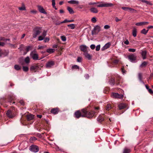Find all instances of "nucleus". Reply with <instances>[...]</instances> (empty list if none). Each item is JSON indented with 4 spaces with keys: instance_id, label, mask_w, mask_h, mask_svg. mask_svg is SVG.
<instances>
[{
    "instance_id": "1",
    "label": "nucleus",
    "mask_w": 153,
    "mask_h": 153,
    "mask_svg": "<svg viewBox=\"0 0 153 153\" xmlns=\"http://www.w3.org/2000/svg\"><path fill=\"white\" fill-rule=\"evenodd\" d=\"M95 112L93 111H87L85 109H83L80 112L79 111H76L74 113V117L77 118L80 117H87L88 118H91L94 115Z\"/></svg>"
},
{
    "instance_id": "2",
    "label": "nucleus",
    "mask_w": 153,
    "mask_h": 153,
    "mask_svg": "<svg viewBox=\"0 0 153 153\" xmlns=\"http://www.w3.org/2000/svg\"><path fill=\"white\" fill-rule=\"evenodd\" d=\"M42 27H36L34 28L33 30V37L35 38L37 35L39 34L42 32Z\"/></svg>"
},
{
    "instance_id": "3",
    "label": "nucleus",
    "mask_w": 153,
    "mask_h": 153,
    "mask_svg": "<svg viewBox=\"0 0 153 153\" xmlns=\"http://www.w3.org/2000/svg\"><path fill=\"white\" fill-rule=\"evenodd\" d=\"M114 6V4L111 3H100V4L97 5V6L98 7H111Z\"/></svg>"
},
{
    "instance_id": "4",
    "label": "nucleus",
    "mask_w": 153,
    "mask_h": 153,
    "mask_svg": "<svg viewBox=\"0 0 153 153\" xmlns=\"http://www.w3.org/2000/svg\"><path fill=\"white\" fill-rule=\"evenodd\" d=\"M30 56L35 60L39 59L38 55L35 50L31 51L30 54Z\"/></svg>"
},
{
    "instance_id": "5",
    "label": "nucleus",
    "mask_w": 153,
    "mask_h": 153,
    "mask_svg": "<svg viewBox=\"0 0 153 153\" xmlns=\"http://www.w3.org/2000/svg\"><path fill=\"white\" fill-rule=\"evenodd\" d=\"M128 59L132 62H135L137 58V56L134 54L130 55L128 56Z\"/></svg>"
},
{
    "instance_id": "6",
    "label": "nucleus",
    "mask_w": 153,
    "mask_h": 153,
    "mask_svg": "<svg viewBox=\"0 0 153 153\" xmlns=\"http://www.w3.org/2000/svg\"><path fill=\"white\" fill-rule=\"evenodd\" d=\"M29 149L31 152L36 153L39 151V148L37 146L32 145L30 146Z\"/></svg>"
},
{
    "instance_id": "7",
    "label": "nucleus",
    "mask_w": 153,
    "mask_h": 153,
    "mask_svg": "<svg viewBox=\"0 0 153 153\" xmlns=\"http://www.w3.org/2000/svg\"><path fill=\"white\" fill-rule=\"evenodd\" d=\"M100 30V27L98 25H96L94 27L93 30L92 31V35L96 34L98 33Z\"/></svg>"
},
{
    "instance_id": "8",
    "label": "nucleus",
    "mask_w": 153,
    "mask_h": 153,
    "mask_svg": "<svg viewBox=\"0 0 153 153\" xmlns=\"http://www.w3.org/2000/svg\"><path fill=\"white\" fill-rule=\"evenodd\" d=\"M111 96L113 98L122 99L123 96V94H119L117 93H112Z\"/></svg>"
},
{
    "instance_id": "9",
    "label": "nucleus",
    "mask_w": 153,
    "mask_h": 153,
    "mask_svg": "<svg viewBox=\"0 0 153 153\" xmlns=\"http://www.w3.org/2000/svg\"><path fill=\"white\" fill-rule=\"evenodd\" d=\"M122 9L125 11L128 10L131 13H136L137 12V11L136 10L130 7H122Z\"/></svg>"
},
{
    "instance_id": "10",
    "label": "nucleus",
    "mask_w": 153,
    "mask_h": 153,
    "mask_svg": "<svg viewBox=\"0 0 153 153\" xmlns=\"http://www.w3.org/2000/svg\"><path fill=\"white\" fill-rule=\"evenodd\" d=\"M55 64L54 61H51L48 62L46 64V67L48 68H51Z\"/></svg>"
},
{
    "instance_id": "11",
    "label": "nucleus",
    "mask_w": 153,
    "mask_h": 153,
    "mask_svg": "<svg viewBox=\"0 0 153 153\" xmlns=\"http://www.w3.org/2000/svg\"><path fill=\"white\" fill-rule=\"evenodd\" d=\"M7 117L10 118H12L14 117V114L13 112L10 110H8L6 113Z\"/></svg>"
},
{
    "instance_id": "12",
    "label": "nucleus",
    "mask_w": 153,
    "mask_h": 153,
    "mask_svg": "<svg viewBox=\"0 0 153 153\" xmlns=\"http://www.w3.org/2000/svg\"><path fill=\"white\" fill-rule=\"evenodd\" d=\"M37 7L40 13L45 14H47V12L42 6L40 5H38L37 6Z\"/></svg>"
},
{
    "instance_id": "13",
    "label": "nucleus",
    "mask_w": 153,
    "mask_h": 153,
    "mask_svg": "<svg viewBox=\"0 0 153 153\" xmlns=\"http://www.w3.org/2000/svg\"><path fill=\"white\" fill-rule=\"evenodd\" d=\"M149 23L148 22H140L136 23L135 25L137 26H142L147 25Z\"/></svg>"
},
{
    "instance_id": "14",
    "label": "nucleus",
    "mask_w": 153,
    "mask_h": 153,
    "mask_svg": "<svg viewBox=\"0 0 153 153\" xmlns=\"http://www.w3.org/2000/svg\"><path fill=\"white\" fill-rule=\"evenodd\" d=\"M111 45V44L110 42H108L106 44L101 48L102 51H104L107 48H109Z\"/></svg>"
},
{
    "instance_id": "15",
    "label": "nucleus",
    "mask_w": 153,
    "mask_h": 153,
    "mask_svg": "<svg viewBox=\"0 0 153 153\" xmlns=\"http://www.w3.org/2000/svg\"><path fill=\"white\" fill-rule=\"evenodd\" d=\"M81 50L84 53L86 52L87 51V47L85 45H81L80 47Z\"/></svg>"
},
{
    "instance_id": "16",
    "label": "nucleus",
    "mask_w": 153,
    "mask_h": 153,
    "mask_svg": "<svg viewBox=\"0 0 153 153\" xmlns=\"http://www.w3.org/2000/svg\"><path fill=\"white\" fill-rule=\"evenodd\" d=\"M118 107L120 110H121L125 108L126 107V105L124 103H121L118 105Z\"/></svg>"
},
{
    "instance_id": "17",
    "label": "nucleus",
    "mask_w": 153,
    "mask_h": 153,
    "mask_svg": "<svg viewBox=\"0 0 153 153\" xmlns=\"http://www.w3.org/2000/svg\"><path fill=\"white\" fill-rule=\"evenodd\" d=\"M68 3L72 4H76L77 5L79 4V2L78 1L74 0H72L68 1Z\"/></svg>"
},
{
    "instance_id": "18",
    "label": "nucleus",
    "mask_w": 153,
    "mask_h": 153,
    "mask_svg": "<svg viewBox=\"0 0 153 153\" xmlns=\"http://www.w3.org/2000/svg\"><path fill=\"white\" fill-rule=\"evenodd\" d=\"M39 67L38 65H32L30 68L31 71H36L38 69Z\"/></svg>"
},
{
    "instance_id": "19",
    "label": "nucleus",
    "mask_w": 153,
    "mask_h": 153,
    "mask_svg": "<svg viewBox=\"0 0 153 153\" xmlns=\"http://www.w3.org/2000/svg\"><path fill=\"white\" fill-rule=\"evenodd\" d=\"M147 53V52L146 51H143L141 53V54L142 55V56L143 57V59H145L146 58V55Z\"/></svg>"
},
{
    "instance_id": "20",
    "label": "nucleus",
    "mask_w": 153,
    "mask_h": 153,
    "mask_svg": "<svg viewBox=\"0 0 153 153\" xmlns=\"http://www.w3.org/2000/svg\"><path fill=\"white\" fill-rule=\"evenodd\" d=\"M58 112L57 108H53L51 110V112L54 114H57Z\"/></svg>"
},
{
    "instance_id": "21",
    "label": "nucleus",
    "mask_w": 153,
    "mask_h": 153,
    "mask_svg": "<svg viewBox=\"0 0 153 153\" xmlns=\"http://www.w3.org/2000/svg\"><path fill=\"white\" fill-rule=\"evenodd\" d=\"M132 34L133 36L134 37H135L137 36V30L135 28H134L132 30Z\"/></svg>"
},
{
    "instance_id": "22",
    "label": "nucleus",
    "mask_w": 153,
    "mask_h": 153,
    "mask_svg": "<svg viewBox=\"0 0 153 153\" xmlns=\"http://www.w3.org/2000/svg\"><path fill=\"white\" fill-rule=\"evenodd\" d=\"M90 10L91 12L94 13H97L98 12V10L95 7H92L91 8Z\"/></svg>"
},
{
    "instance_id": "23",
    "label": "nucleus",
    "mask_w": 153,
    "mask_h": 153,
    "mask_svg": "<svg viewBox=\"0 0 153 153\" xmlns=\"http://www.w3.org/2000/svg\"><path fill=\"white\" fill-rule=\"evenodd\" d=\"M34 116L32 114H30L27 116V118L28 120H33L34 118Z\"/></svg>"
},
{
    "instance_id": "24",
    "label": "nucleus",
    "mask_w": 153,
    "mask_h": 153,
    "mask_svg": "<svg viewBox=\"0 0 153 153\" xmlns=\"http://www.w3.org/2000/svg\"><path fill=\"white\" fill-rule=\"evenodd\" d=\"M84 55L85 57L87 58L88 59L90 60L91 59V55L86 52L84 53Z\"/></svg>"
},
{
    "instance_id": "25",
    "label": "nucleus",
    "mask_w": 153,
    "mask_h": 153,
    "mask_svg": "<svg viewBox=\"0 0 153 153\" xmlns=\"http://www.w3.org/2000/svg\"><path fill=\"white\" fill-rule=\"evenodd\" d=\"M104 120V119L103 117H102L101 115H100L97 118V120L98 122H100Z\"/></svg>"
},
{
    "instance_id": "26",
    "label": "nucleus",
    "mask_w": 153,
    "mask_h": 153,
    "mask_svg": "<svg viewBox=\"0 0 153 153\" xmlns=\"http://www.w3.org/2000/svg\"><path fill=\"white\" fill-rule=\"evenodd\" d=\"M131 150L127 148H125L123 150V153H129Z\"/></svg>"
},
{
    "instance_id": "27",
    "label": "nucleus",
    "mask_w": 153,
    "mask_h": 153,
    "mask_svg": "<svg viewBox=\"0 0 153 153\" xmlns=\"http://www.w3.org/2000/svg\"><path fill=\"white\" fill-rule=\"evenodd\" d=\"M25 62L27 64H28L30 62V58L28 56L26 57L24 59Z\"/></svg>"
},
{
    "instance_id": "28",
    "label": "nucleus",
    "mask_w": 153,
    "mask_h": 153,
    "mask_svg": "<svg viewBox=\"0 0 153 153\" xmlns=\"http://www.w3.org/2000/svg\"><path fill=\"white\" fill-rule=\"evenodd\" d=\"M67 26L72 29H74L75 27V25L74 24L68 25Z\"/></svg>"
},
{
    "instance_id": "29",
    "label": "nucleus",
    "mask_w": 153,
    "mask_h": 153,
    "mask_svg": "<svg viewBox=\"0 0 153 153\" xmlns=\"http://www.w3.org/2000/svg\"><path fill=\"white\" fill-rule=\"evenodd\" d=\"M67 10L70 13L72 14L74 13V11L73 9L71 7H67Z\"/></svg>"
},
{
    "instance_id": "30",
    "label": "nucleus",
    "mask_w": 153,
    "mask_h": 153,
    "mask_svg": "<svg viewBox=\"0 0 153 153\" xmlns=\"http://www.w3.org/2000/svg\"><path fill=\"white\" fill-rule=\"evenodd\" d=\"M148 29L147 30H146L144 28L141 30V33L144 35H146L148 33Z\"/></svg>"
},
{
    "instance_id": "31",
    "label": "nucleus",
    "mask_w": 153,
    "mask_h": 153,
    "mask_svg": "<svg viewBox=\"0 0 153 153\" xmlns=\"http://www.w3.org/2000/svg\"><path fill=\"white\" fill-rule=\"evenodd\" d=\"M19 9L20 10H26V7L24 4H22V6L21 7H19Z\"/></svg>"
},
{
    "instance_id": "32",
    "label": "nucleus",
    "mask_w": 153,
    "mask_h": 153,
    "mask_svg": "<svg viewBox=\"0 0 153 153\" xmlns=\"http://www.w3.org/2000/svg\"><path fill=\"white\" fill-rule=\"evenodd\" d=\"M138 78L139 81H141L142 79L143 74L141 73H139L138 74Z\"/></svg>"
},
{
    "instance_id": "33",
    "label": "nucleus",
    "mask_w": 153,
    "mask_h": 153,
    "mask_svg": "<svg viewBox=\"0 0 153 153\" xmlns=\"http://www.w3.org/2000/svg\"><path fill=\"white\" fill-rule=\"evenodd\" d=\"M109 83L111 85H113L114 84V80L113 79H111L109 81Z\"/></svg>"
},
{
    "instance_id": "34",
    "label": "nucleus",
    "mask_w": 153,
    "mask_h": 153,
    "mask_svg": "<svg viewBox=\"0 0 153 153\" xmlns=\"http://www.w3.org/2000/svg\"><path fill=\"white\" fill-rule=\"evenodd\" d=\"M55 49H48L47 50V52L49 53H52L54 52Z\"/></svg>"
},
{
    "instance_id": "35",
    "label": "nucleus",
    "mask_w": 153,
    "mask_h": 153,
    "mask_svg": "<svg viewBox=\"0 0 153 153\" xmlns=\"http://www.w3.org/2000/svg\"><path fill=\"white\" fill-rule=\"evenodd\" d=\"M23 70L24 71L27 72L28 71L29 68L27 66H23L22 67Z\"/></svg>"
},
{
    "instance_id": "36",
    "label": "nucleus",
    "mask_w": 153,
    "mask_h": 153,
    "mask_svg": "<svg viewBox=\"0 0 153 153\" xmlns=\"http://www.w3.org/2000/svg\"><path fill=\"white\" fill-rule=\"evenodd\" d=\"M15 69L17 70H19L21 69V67L19 65H14Z\"/></svg>"
},
{
    "instance_id": "37",
    "label": "nucleus",
    "mask_w": 153,
    "mask_h": 153,
    "mask_svg": "<svg viewBox=\"0 0 153 153\" xmlns=\"http://www.w3.org/2000/svg\"><path fill=\"white\" fill-rule=\"evenodd\" d=\"M111 108V107L110 105L109 104H108L106 107V110L107 111H108Z\"/></svg>"
},
{
    "instance_id": "38",
    "label": "nucleus",
    "mask_w": 153,
    "mask_h": 153,
    "mask_svg": "<svg viewBox=\"0 0 153 153\" xmlns=\"http://www.w3.org/2000/svg\"><path fill=\"white\" fill-rule=\"evenodd\" d=\"M31 48V46H28L26 47V51H27V52H28L29 51H30Z\"/></svg>"
},
{
    "instance_id": "39",
    "label": "nucleus",
    "mask_w": 153,
    "mask_h": 153,
    "mask_svg": "<svg viewBox=\"0 0 153 153\" xmlns=\"http://www.w3.org/2000/svg\"><path fill=\"white\" fill-rule=\"evenodd\" d=\"M147 64V62H143L140 65V67H143L145 66Z\"/></svg>"
},
{
    "instance_id": "40",
    "label": "nucleus",
    "mask_w": 153,
    "mask_h": 153,
    "mask_svg": "<svg viewBox=\"0 0 153 153\" xmlns=\"http://www.w3.org/2000/svg\"><path fill=\"white\" fill-rule=\"evenodd\" d=\"M61 40L64 42L66 41V37L65 36H62L61 37Z\"/></svg>"
},
{
    "instance_id": "41",
    "label": "nucleus",
    "mask_w": 153,
    "mask_h": 153,
    "mask_svg": "<svg viewBox=\"0 0 153 153\" xmlns=\"http://www.w3.org/2000/svg\"><path fill=\"white\" fill-rule=\"evenodd\" d=\"M91 22L93 23H95L97 21V20L96 17H93L91 19Z\"/></svg>"
},
{
    "instance_id": "42",
    "label": "nucleus",
    "mask_w": 153,
    "mask_h": 153,
    "mask_svg": "<svg viewBox=\"0 0 153 153\" xmlns=\"http://www.w3.org/2000/svg\"><path fill=\"white\" fill-rule=\"evenodd\" d=\"M44 38L45 37H43L42 36H40L38 37V40L39 41H42L44 39Z\"/></svg>"
},
{
    "instance_id": "43",
    "label": "nucleus",
    "mask_w": 153,
    "mask_h": 153,
    "mask_svg": "<svg viewBox=\"0 0 153 153\" xmlns=\"http://www.w3.org/2000/svg\"><path fill=\"white\" fill-rule=\"evenodd\" d=\"M47 32L45 30H44L42 34V36L45 37L46 35Z\"/></svg>"
},
{
    "instance_id": "44",
    "label": "nucleus",
    "mask_w": 153,
    "mask_h": 153,
    "mask_svg": "<svg viewBox=\"0 0 153 153\" xmlns=\"http://www.w3.org/2000/svg\"><path fill=\"white\" fill-rule=\"evenodd\" d=\"M136 49L133 48H129L128 49V51L130 52H134L135 51Z\"/></svg>"
},
{
    "instance_id": "45",
    "label": "nucleus",
    "mask_w": 153,
    "mask_h": 153,
    "mask_svg": "<svg viewBox=\"0 0 153 153\" xmlns=\"http://www.w3.org/2000/svg\"><path fill=\"white\" fill-rule=\"evenodd\" d=\"M100 45H98L96 47V51H99L100 49Z\"/></svg>"
},
{
    "instance_id": "46",
    "label": "nucleus",
    "mask_w": 153,
    "mask_h": 153,
    "mask_svg": "<svg viewBox=\"0 0 153 153\" xmlns=\"http://www.w3.org/2000/svg\"><path fill=\"white\" fill-rule=\"evenodd\" d=\"M110 26L108 25H106L104 26V28L105 29H107L110 28Z\"/></svg>"
},
{
    "instance_id": "47",
    "label": "nucleus",
    "mask_w": 153,
    "mask_h": 153,
    "mask_svg": "<svg viewBox=\"0 0 153 153\" xmlns=\"http://www.w3.org/2000/svg\"><path fill=\"white\" fill-rule=\"evenodd\" d=\"M37 12V11L36 10H33L30 11V13H32L36 14Z\"/></svg>"
},
{
    "instance_id": "48",
    "label": "nucleus",
    "mask_w": 153,
    "mask_h": 153,
    "mask_svg": "<svg viewBox=\"0 0 153 153\" xmlns=\"http://www.w3.org/2000/svg\"><path fill=\"white\" fill-rule=\"evenodd\" d=\"M82 58L81 57H78L77 59V61L78 62H81L82 61Z\"/></svg>"
},
{
    "instance_id": "49",
    "label": "nucleus",
    "mask_w": 153,
    "mask_h": 153,
    "mask_svg": "<svg viewBox=\"0 0 153 153\" xmlns=\"http://www.w3.org/2000/svg\"><path fill=\"white\" fill-rule=\"evenodd\" d=\"M79 67L77 65H74L73 66H72V69H79Z\"/></svg>"
},
{
    "instance_id": "50",
    "label": "nucleus",
    "mask_w": 153,
    "mask_h": 153,
    "mask_svg": "<svg viewBox=\"0 0 153 153\" xmlns=\"http://www.w3.org/2000/svg\"><path fill=\"white\" fill-rule=\"evenodd\" d=\"M52 5L53 7H55V0H52Z\"/></svg>"
},
{
    "instance_id": "51",
    "label": "nucleus",
    "mask_w": 153,
    "mask_h": 153,
    "mask_svg": "<svg viewBox=\"0 0 153 153\" xmlns=\"http://www.w3.org/2000/svg\"><path fill=\"white\" fill-rule=\"evenodd\" d=\"M90 48L92 50H94L95 48V46L94 45H91L90 46Z\"/></svg>"
},
{
    "instance_id": "52",
    "label": "nucleus",
    "mask_w": 153,
    "mask_h": 153,
    "mask_svg": "<svg viewBox=\"0 0 153 153\" xmlns=\"http://www.w3.org/2000/svg\"><path fill=\"white\" fill-rule=\"evenodd\" d=\"M124 43L127 45L129 44V42L127 39H126L125 41H124Z\"/></svg>"
},
{
    "instance_id": "53",
    "label": "nucleus",
    "mask_w": 153,
    "mask_h": 153,
    "mask_svg": "<svg viewBox=\"0 0 153 153\" xmlns=\"http://www.w3.org/2000/svg\"><path fill=\"white\" fill-rule=\"evenodd\" d=\"M67 22H69V20H68L67 19H65L62 22V23H63Z\"/></svg>"
},
{
    "instance_id": "54",
    "label": "nucleus",
    "mask_w": 153,
    "mask_h": 153,
    "mask_svg": "<svg viewBox=\"0 0 153 153\" xmlns=\"http://www.w3.org/2000/svg\"><path fill=\"white\" fill-rule=\"evenodd\" d=\"M44 39V41L45 42H48L49 40V38H46Z\"/></svg>"
},
{
    "instance_id": "55",
    "label": "nucleus",
    "mask_w": 153,
    "mask_h": 153,
    "mask_svg": "<svg viewBox=\"0 0 153 153\" xmlns=\"http://www.w3.org/2000/svg\"><path fill=\"white\" fill-rule=\"evenodd\" d=\"M145 3H146L147 4H149L150 5H152V4L151 2H149V1H146Z\"/></svg>"
},
{
    "instance_id": "56",
    "label": "nucleus",
    "mask_w": 153,
    "mask_h": 153,
    "mask_svg": "<svg viewBox=\"0 0 153 153\" xmlns=\"http://www.w3.org/2000/svg\"><path fill=\"white\" fill-rule=\"evenodd\" d=\"M148 90L149 93L151 94L153 93V91L151 89L149 88Z\"/></svg>"
},
{
    "instance_id": "57",
    "label": "nucleus",
    "mask_w": 153,
    "mask_h": 153,
    "mask_svg": "<svg viewBox=\"0 0 153 153\" xmlns=\"http://www.w3.org/2000/svg\"><path fill=\"white\" fill-rule=\"evenodd\" d=\"M115 21L116 22H118L119 21H121V19H119L117 17H116L115 18Z\"/></svg>"
},
{
    "instance_id": "58",
    "label": "nucleus",
    "mask_w": 153,
    "mask_h": 153,
    "mask_svg": "<svg viewBox=\"0 0 153 153\" xmlns=\"http://www.w3.org/2000/svg\"><path fill=\"white\" fill-rule=\"evenodd\" d=\"M85 77L86 79H88L89 77V76L88 74H86L85 75Z\"/></svg>"
},
{
    "instance_id": "59",
    "label": "nucleus",
    "mask_w": 153,
    "mask_h": 153,
    "mask_svg": "<svg viewBox=\"0 0 153 153\" xmlns=\"http://www.w3.org/2000/svg\"><path fill=\"white\" fill-rule=\"evenodd\" d=\"M5 43L3 42H0V46H4Z\"/></svg>"
},
{
    "instance_id": "60",
    "label": "nucleus",
    "mask_w": 153,
    "mask_h": 153,
    "mask_svg": "<svg viewBox=\"0 0 153 153\" xmlns=\"http://www.w3.org/2000/svg\"><path fill=\"white\" fill-rule=\"evenodd\" d=\"M44 47L43 46L41 45H39L38 46L39 49H42Z\"/></svg>"
},
{
    "instance_id": "61",
    "label": "nucleus",
    "mask_w": 153,
    "mask_h": 153,
    "mask_svg": "<svg viewBox=\"0 0 153 153\" xmlns=\"http://www.w3.org/2000/svg\"><path fill=\"white\" fill-rule=\"evenodd\" d=\"M20 102L21 104L22 105H24V102L22 100L20 101Z\"/></svg>"
},
{
    "instance_id": "62",
    "label": "nucleus",
    "mask_w": 153,
    "mask_h": 153,
    "mask_svg": "<svg viewBox=\"0 0 153 153\" xmlns=\"http://www.w3.org/2000/svg\"><path fill=\"white\" fill-rule=\"evenodd\" d=\"M147 28L148 30L149 29H151V28H153V26H149Z\"/></svg>"
},
{
    "instance_id": "63",
    "label": "nucleus",
    "mask_w": 153,
    "mask_h": 153,
    "mask_svg": "<svg viewBox=\"0 0 153 153\" xmlns=\"http://www.w3.org/2000/svg\"><path fill=\"white\" fill-rule=\"evenodd\" d=\"M59 12L60 13H64V11L62 10H59Z\"/></svg>"
},
{
    "instance_id": "64",
    "label": "nucleus",
    "mask_w": 153,
    "mask_h": 153,
    "mask_svg": "<svg viewBox=\"0 0 153 153\" xmlns=\"http://www.w3.org/2000/svg\"><path fill=\"white\" fill-rule=\"evenodd\" d=\"M37 117L38 118H41L42 117V115H37Z\"/></svg>"
}]
</instances>
